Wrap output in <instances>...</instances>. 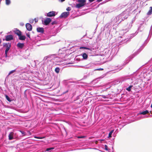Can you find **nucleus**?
Here are the masks:
<instances>
[{"instance_id": "30", "label": "nucleus", "mask_w": 152, "mask_h": 152, "mask_svg": "<svg viewBox=\"0 0 152 152\" xmlns=\"http://www.w3.org/2000/svg\"><path fill=\"white\" fill-rule=\"evenodd\" d=\"M85 137L84 136H78L77 137L78 138H83Z\"/></svg>"}, {"instance_id": "38", "label": "nucleus", "mask_w": 152, "mask_h": 152, "mask_svg": "<svg viewBox=\"0 0 152 152\" xmlns=\"http://www.w3.org/2000/svg\"><path fill=\"white\" fill-rule=\"evenodd\" d=\"M61 0V2H62L64 1L65 0Z\"/></svg>"}, {"instance_id": "5", "label": "nucleus", "mask_w": 152, "mask_h": 152, "mask_svg": "<svg viewBox=\"0 0 152 152\" xmlns=\"http://www.w3.org/2000/svg\"><path fill=\"white\" fill-rule=\"evenodd\" d=\"M26 28L28 31H30L32 30V27L31 25L29 23H27L26 24Z\"/></svg>"}, {"instance_id": "10", "label": "nucleus", "mask_w": 152, "mask_h": 152, "mask_svg": "<svg viewBox=\"0 0 152 152\" xmlns=\"http://www.w3.org/2000/svg\"><path fill=\"white\" fill-rule=\"evenodd\" d=\"M13 134L14 133L13 132H11L10 133V134H9L8 137H9V140H12L13 138Z\"/></svg>"}, {"instance_id": "14", "label": "nucleus", "mask_w": 152, "mask_h": 152, "mask_svg": "<svg viewBox=\"0 0 152 152\" xmlns=\"http://www.w3.org/2000/svg\"><path fill=\"white\" fill-rule=\"evenodd\" d=\"M152 14V7H150V9L149 11L147 13V14L148 15H150Z\"/></svg>"}, {"instance_id": "22", "label": "nucleus", "mask_w": 152, "mask_h": 152, "mask_svg": "<svg viewBox=\"0 0 152 152\" xmlns=\"http://www.w3.org/2000/svg\"><path fill=\"white\" fill-rule=\"evenodd\" d=\"M6 99L9 102H11V100L10 99V98H9V97L7 96L6 95Z\"/></svg>"}, {"instance_id": "13", "label": "nucleus", "mask_w": 152, "mask_h": 152, "mask_svg": "<svg viewBox=\"0 0 152 152\" xmlns=\"http://www.w3.org/2000/svg\"><path fill=\"white\" fill-rule=\"evenodd\" d=\"M82 56L83 58V59H86L88 58V56L87 54L86 53H83L82 54Z\"/></svg>"}, {"instance_id": "35", "label": "nucleus", "mask_w": 152, "mask_h": 152, "mask_svg": "<svg viewBox=\"0 0 152 152\" xmlns=\"http://www.w3.org/2000/svg\"><path fill=\"white\" fill-rule=\"evenodd\" d=\"M102 0H97V1L99 2L101 1Z\"/></svg>"}, {"instance_id": "7", "label": "nucleus", "mask_w": 152, "mask_h": 152, "mask_svg": "<svg viewBox=\"0 0 152 152\" xmlns=\"http://www.w3.org/2000/svg\"><path fill=\"white\" fill-rule=\"evenodd\" d=\"M37 30L38 32L41 33H43L44 31V29L42 27H38L37 28Z\"/></svg>"}, {"instance_id": "33", "label": "nucleus", "mask_w": 152, "mask_h": 152, "mask_svg": "<svg viewBox=\"0 0 152 152\" xmlns=\"http://www.w3.org/2000/svg\"><path fill=\"white\" fill-rule=\"evenodd\" d=\"M33 22H34V20H30V22L31 23H33Z\"/></svg>"}, {"instance_id": "37", "label": "nucleus", "mask_w": 152, "mask_h": 152, "mask_svg": "<svg viewBox=\"0 0 152 152\" xmlns=\"http://www.w3.org/2000/svg\"><path fill=\"white\" fill-rule=\"evenodd\" d=\"M34 20H35V22L36 23L37 22V20H36V19H35Z\"/></svg>"}, {"instance_id": "15", "label": "nucleus", "mask_w": 152, "mask_h": 152, "mask_svg": "<svg viewBox=\"0 0 152 152\" xmlns=\"http://www.w3.org/2000/svg\"><path fill=\"white\" fill-rule=\"evenodd\" d=\"M148 110H146L144 111L140 112L139 114L141 115H145L147 114H148Z\"/></svg>"}, {"instance_id": "26", "label": "nucleus", "mask_w": 152, "mask_h": 152, "mask_svg": "<svg viewBox=\"0 0 152 152\" xmlns=\"http://www.w3.org/2000/svg\"><path fill=\"white\" fill-rule=\"evenodd\" d=\"M103 70V68H98L96 69H95V70H98V71H100V70Z\"/></svg>"}, {"instance_id": "2", "label": "nucleus", "mask_w": 152, "mask_h": 152, "mask_svg": "<svg viewBox=\"0 0 152 152\" xmlns=\"http://www.w3.org/2000/svg\"><path fill=\"white\" fill-rule=\"evenodd\" d=\"M5 40L7 41L11 40L13 39V36L11 34L6 35L5 36Z\"/></svg>"}, {"instance_id": "31", "label": "nucleus", "mask_w": 152, "mask_h": 152, "mask_svg": "<svg viewBox=\"0 0 152 152\" xmlns=\"http://www.w3.org/2000/svg\"><path fill=\"white\" fill-rule=\"evenodd\" d=\"M105 149L106 150H107V146L106 145H104Z\"/></svg>"}, {"instance_id": "6", "label": "nucleus", "mask_w": 152, "mask_h": 152, "mask_svg": "<svg viewBox=\"0 0 152 152\" xmlns=\"http://www.w3.org/2000/svg\"><path fill=\"white\" fill-rule=\"evenodd\" d=\"M56 15V12L55 11H51L47 14V16L48 17H51L55 16Z\"/></svg>"}, {"instance_id": "1", "label": "nucleus", "mask_w": 152, "mask_h": 152, "mask_svg": "<svg viewBox=\"0 0 152 152\" xmlns=\"http://www.w3.org/2000/svg\"><path fill=\"white\" fill-rule=\"evenodd\" d=\"M3 46L4 47L6 48L5 54L6 55V56H7L8 52L11 47V44L10 43H4L3 44Z\"/></svg>"}, {"instance_id": "17", "label": "nucleus", "mask_w": 152, "mask_h": 152, "mask_svg": "<svg viewBox=\"0 0 152 152\" xmlns=\"http://www.w3.org/2000/svg\"><path fill=\"white\" fill-rule=\"evenodd\" d=\"M85 49L88 50H90L91 51H92V50H91V49L90 48H87V47H80V49Z\"/></svg>"}, {"instance_id": "34", "label": "nucleus", "mask_w": 152, "mask_h": 152, "mask_svg": "<svg viewBox=\"0 0 152 152\" xmlns=\"http://www.w3.org/2000/svg\"><path fill=\"white\" fill-rule=\"evenodd\" d=\"M95 0H88L90 2H92L94 1Z\"/></svg>"}, {"instance_id": "19", "label": "nucleus", "mask_w": 152, "mask_h": 152, "mask_svg": "<svg viewBox=\"0 0 152 152\" xmlns=\"http://www.w3.org/2000/svg\"><path fill=\"white\" fill-rule=\"evenodd\" d=\"M60 70V69L59 67H56L55 68V71L56 73H58L59 72Z\"/></svg>"}, {"instance_id": "39", "label": "nucleus", "mask_w": 152, "mask_h": 152, "mask_svg": "<svg viewBox=\"0 0 152 152\" xmlns=\"http://www.w3.org/2000/svg\"><path fill=\"white\" fill-rule=\"evenodd\" d=\"M98 142L97 141H96L95 142V143H96V144H97V143H98Z\"/></svg>"}, {"instance_id": "25", "label": "nucleus", "mask_w": 152, "mask_h": 152, "mask_svg": "<svg viewBox=\"0 0 152 152\" xmlns=\"http://www.w3.org/2000/svg\"><path fill=\"white\" fill-rule=\"evenodd\" d=\"M57 24V23L56 21H54L51 23V24L52 25H53L54 24Z\"/></svg>"}, {"instance_id": "3", "label": "nucleus", "mask_w": 152, "mask_h": 152, "mask_svg": "<svg viewBox=\"0 0 152 152\" xmlns=\"http://www.w3.org/2000/svg\"><path fill=\"white\" fill-rule=\"evenodd\" d=\"M69 15V12H65L62 13L60 16L61 18H66Z\"/></svg>"}, {"instance_id": "20", "label": "nucleus", "mask_w": 152, "mask_h": 152, "mask_svg": "<svg viewBox=\"0 0 152 152\" xmlns=\"http://www.w3.org/2000/svg\"><path fill=\"white\" fill-rule=\"evenodd\" d=\"M6 0V4L7 5H9L11 3V1L10 0Z\"/></svg>"}, {"instance_id": "36", "label": "nucleus", "mask_w": 152, "mask_h": 152, "mask_svg": "<svg viewBox=\"0 0 152 152\" xmlns=\"http://www.w3.org/2000/svg\"><path fill=\"white\" fill-rule=\"evenodd\" d=\"M100 140L101 142H102V141L104 140Z\"/></svg>"}, {"instance_id": "4", "label": "nucleus", "mask_w": 152, "mask_h": 152, "mask_svg": "<svg viewBox=\"0 0 152 152\" xmlns=\"http://www.w3.org/2000/svg\"><path fill=\"white\" fill-rule=\"evenodd\" d=\"M51 21V19L50 18H47L45 19L44 22V24L45 25H47L49 24Z\"/></svg>"}, {"instance_id": "24", "label": "nucleus", "mask_w": 152, "mask_h": 152, "mask_svg": "<svg viewBox=\"0 0 152 152\" xmlns=\"http://www.w3.org/2000/svg\"><path fill=\"white\" fill-rule=\"evenodd\" d=\"M54 149V148H47L46 149V151H49L50 150H53V149Z\"/></svg>"}, {"instance_id": "41", "label": "nucleus", "mask_w": 152, "mask_h": 152, "mask_svg": "<svg viewBox=\"0 0 152 152\" xmlns=\"http://www.w3.org/2000/svg\"><path fill=\"white\" fill-rule=\"evenodd\" d=\"M1 0H0V1H1Z\"/></svg>"}, {"instance_id": "12", "label": "nucleus", "mask_w": 152, "mask_h": 152, "mask_svg": "<svg viewBox=\"0 0 152 152\" xmlns=\"http://www.w3.org/2000/svg\"><path fill=\"white\" fill-rule=\"evenodd\" d=\"M26 39V37L25 36L21 35L19 36V39L20 40H25Z\"/></svg>"}, {"instance_id": "23", "label": "nucleus", "mask_w": 152, "mask_h": 152, "mask_svg": "<svg viewBox=\"0 0 152 152\" xmlns=\"http://www.w3.org/2000/svg\"><path fill=\"white\" fill-rule=\"evenodd\" d=\"M15 71V70H12V71H10V72L8 74V75H10L11 74L14 73Z\"/></svg>"}, {"instance_id": "9", "label": "nucleus", "mask_w": 152, "mask_h": 152, "mask_svg": "<svg viewBox=\"0 0 152 152\" xmlns=\"http://www.w3.org/2000/svg\"><path fill=\"white\" fill-rule=\"evenodd\" d=\"M24 46V44L23 43H21L19 42L18 43L17 45V47L19 48L22 49Z\"/></svg>"}, {"instance_id": "18", "label": "nucleus", "mask_w": 152, "mask_h": 152, "mask_svg": "<svg viewBox=\"0 0 152 152\" xmlns=\"http://www.w3.org/2000/svg\"><path fill=\"white\" fill-rule=\"evenodd\" d=\"M114 132V130H112L109 134L108 137L110 138L112 137V134Z\"/></svg>"}, {"instance_id": "29", "label": "nucleus", "mask_w": 152, "mask_h": 152, "mask_svg": "<svg viewBox=\"0 0 152 152\" xmlns=\"http://www.w3.org/2000/svg\"><path fill=\"white\" fill-rule=\"evenodd\" d=\"M26 36L29 38H30V34L29 33H28L26 34Z\"/></svg>"}, {"instance_id": "11", "label": "nucleus", "mask_w": 152, "mask_h": 152, "mask_svg": "<svg viewBox=\"0 0 152 152\" xmlns=\"http://www.w3.org/2000/svg\"><path fill=\"white\" fill-rule=\"evenodd\" d=\"M78 2L84 6L86 4V0H78Z\"/></svg>"}, {"instance_id": "21", "label": "nucleus", "mask_w": 152, "mask_h": 152, "mask_svg": "<svg viewBox=\"0 0 152 152\" xmlns=\"http://www.w3.org/2000/svg\"><path fill=\"white\" fill-rule=\"evenodd\" d=\"M132 87V86L131 85L129 86V87L126 88V90L128 91H130L131 89V88Z\"/></svg>"}, {"instance_id": "28", "label": "nucleus", "mask_w": 152, "mask_h": 152, "mask_svg": "<svg viewBox=\"0 0 152 152\" xmlns=\"http://www.w3.org/2000/svg\"><path fill=\"white\" fill-rule=\"evenodd\" d=\"M71 8L70 7H68L66 9V10L68 11H69L71 10Z\"/></svg>"}, {"instance_id": "27", "label": "nucleus", "mask_w": 152, "mask_h": 152, "mask_svg": "<svg viewBox=\"0 0 152 152\" xmlns=\"http://www.w3.org/2000/svg\"><path fill=\"white\" fill-rule=\"evenodd\" d=\"M22 134L23 135V136H24L26 135L25 133V132L22 131H20Z\"/></svg>"}, {"instance_id": "40", "label": "nucleus", "mask_w": 152, "mask_h": 152, "mask_svg": "<svg viewBox=\"0 0 152 152\" xmlns=\"http://www.w3.org/2000/svg\"><path fill=\"white\" fill-rule=\"evenodd\" d=\"M1 39H0V44L1 43Z\"/></svg>"}, {"instance_id": "16", "label": "nucleus", "mask_w": 152, "mask_h": 152, "mask_svg": "<svg viewBox=\"0 0 152 152\" xmlns=\"http://www.w3.org/2000/svg\"><path fill=\"white\" fill-rule=\"evenodd\" d=\"M83 6H84L83 4H82L80 3H79V4H77L76 5L75 7L76 8H80L81 7H83Z\"/></svg>"}, {"instance_id": "32", "label": "nucleus", "mask_w": 152, "mask_h": 152, "mask_svg": "<svg viewBox=\"0 0 152 152\" xmlns=\"http://www.w3.org/2000/svg\"><path fill=\"white\" fill-rule=\"evenodd\" d=\"M34 137L36 138L39 139H41L42 138V137Z\"/></svg>"}, {"instance_id": "8", "label": "nucleus", "mask_w": 152, "mask_h": 152, "mask_svg": "<svg viewBox=\"0 0 152 152\" xmlns=\"http://www.w3.org/2000/svg\"><path fill=\"white\" fill-rule=\"evenodd\" d=\"M15 33L18 36L21 35V31L17 29H15L14 31Z\"/></svg>"}]
</instances>
